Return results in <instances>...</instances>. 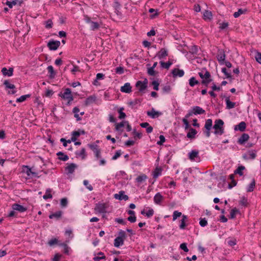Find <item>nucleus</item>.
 I'll return each mask as SVG.
<instances>
[{"label": "nucleus", "mask_w": 261, "mask_h": 261, "mask_svg": "<svg viewBox=\"0 0 261 261\" xmlns=\"http://www.w3.org/2000/svg\"><path fill=\"white\" fill-rule=\"evenodd\" d=\"M224 122L221 119H217L215 121V124L213 128L215 129L214 133L216 135H221L224 133L223 128Z\"/></svg>", "instance_id": "1"}, {"label": "nucleus", "mask_w": 261, "mask_h": 261, "mask_svg": "<svg viewBox=\"0 0 261 261\" xmlns=\"http://www.w3.org/2000/svg\"><path fill=\"white\" fill-rule=\"evenodd\" d=\"M126 237V234L125 231L123 230H121L119 232V236L117 237L114 240V246L116 247H119L120 246H121L124 243V240Z\"/></svg>", "instance_id": "2"}, {"label": "nucleus", "mask_w": 261, "mask_h": 261, "mask_svg": "<svg viewBox=\"0 0 261 261\" xmlns=\"http://www.w3.org/2000/svg\"><path fill=\"white\" fill-rule=\"evenodd\" d=\"M59 95L64 99L67 100L68 102L72 101L73 99L71 91L69 88L65 89L64 93H60Z\"/></svg>", "instance_id": "3"}, {"label": "nucleus", "mask_w": 261, "mask_h": 261, "mask_svg": "<svg viewBox=\"0 0 261 261\" xmlns=\"http://www.w3.org/2000/svg\"><path fill=\"white\" fill-rule=\"evenodd\" d=\"M60 45V42L59 41H50L47 43V47L50 50H56L59 47Z\"/></svg>", "instance_id": "4"}, {"label": "nucleus", "mask_w": 261, "mask_h": 261, "mask_svg": "<svg viewBox=\"0 0 261 261\" xmlns=\"http://www.w3.org/2000/svg\"><path fill=\"white\" fill-rule=\"evenodd\" d=\"M256 154L255 150H249L243 155L245 160H253L256 158Z\"/></svg>", "instance_id": "5"}, {"label": "nucleus", "mask_w": 261, "mask_h": 261, "mask_svg": "<svg viewBox=\"0 0 261 261\" xmlns=\"http://www.w3.org/2000/svg\"><path fill=\"white\" fill-rule=\"evenodd\" d=\"M108 204L105 203H99L95 207L96 212H106Z\"/></svg>", "instance_id": "6"}, {"label": "nucleus", "mask_w": 261, "mask_h": 261, "mask_svg": "<svg viewBox=\"0 0 261 261\" xmlns=\"http://www.w3.org/2000/svg\"><path fill=\"white\" fill-rule=\"evenodd\" d=\"M114 198L116 199L120 200H124L125 201L128 200V197L127 195L125 194V192L123 191H120L118 193L114 195Z\"/></svg>", "instance_id": "7"}, {"label": "nucleus", "mask_w": 261, "mask_h": 261, "mask_svg": "<svg viewBox=\"0 0 261 261\" xmlns=\"http://www.w3.org/2000/svg\"><path fill=\"white\" fill-rule=\"evenodd\" d=\"M89 147L95 153L96 158L98 159L100 158V151L96 144H89Z\"/></svg>", "instance_id": "8"}, {"label": "nucleus", "mask_w": 261, "mask_h": 261, "mask_svg": "<svg viewBox=\"0 0 261 261\" xmlns=\"http://www.w3.org/2000/svg\"><path fill=\"white\" fill-rule=\"evenodd\" d=\"M225 57L226 56L223 50H221L219 51L217 56V59L220 64H223L224 63Z\"/></svg>", "instance_id": "9"}, {"label": "nucleus", "mask_w": 261, "mask_h": 261, "mask_svg": "<svg viewBox=\"0 0 261 261\" xmlns=\"http://www.w3.org/2000/svg\"><path fill=\"white\" fill-rule=\"evenodd\" d=\"M162 114V113L161 112L159 111H155L153 108L151 109V111L147 112V115L152 118H158Z\"/></svg>", "instance_id": "10"}, {"label": "nucleus", "mask_w": 261, "mask_h": 261, "mask_svg": "<svg viewBox=\"0 0 261 261\" xmlns=\"http://www.w3.org/2000/svg\"><path fill=\"white\" fill-rule=\"evenodd\" d=\"M120 91L126 93H129L132 92V86L129 83H125L120 88Z\"/></svg>", "instance_id": "11"}, {"label": "nucleus", "mask_w": 261, "mask_h": 261, "mask_svg": "<svg viewBox=\"0 0 261 261\" xmlns=\"http://www.w3.org/2000/svg\"><path fill=\"white\" fill-rule=\"evenodd\" d=\"M184 71L183 70L179 69L178 68H174L172 71V73L173 77H182L184 75Z\"/></svg>", "instance_id": "12"}, {"label": "nucleus", "mask_w": 261, "mask_h": 261, "mask_svg": "<svg viewBox=\"0 0 261 261\" xmlns=\"http://www.w3.org/2000/svg\"><path fill=\"white\" fill-rule=\"evenodd\" d=\"M136 87L139 89V91H143L147 87V83L139 81L136 83Z\"/></svg>", "instance_id": "13"}, {"label": "nucleus", "mask_w": 261, "mask_h": 261, "mask_svg": "<svg viewBox=\"0 0 261 261\" xmlns=\"http://www.w3.org/2000/svg\"><path fill=\"white\" fill-rule=\"evenodd\" d=\"M12 207L13 211H17L21 212H23L27 210L26 207L16 203L13 204Z\"/></svg>", "instance_id": "14"}, {"label": "nucleus", "mask_w": 261, "mask_h": 261, "mask_svg": "<svg viewBox=\"0 0 261 261\" xmlns=\"http://www.w3.org/2000/svg\"><path fill=\"white\" fill-rule=\"evenodd\" d=\"M96 96L94 95L89 96L86 98L85 101V104L86 106L90 105L94 102H95L96 100Z\"/></svg>", "instance_id": "15"}, {"label": "nucleus", "mask_w": 261, "mask_h": 261, "mask_svg": "<svg viewBox=\"0 0 261 261\" xmlns=\"http://www.w3.org/2000/svg\"><path fill=\"white\" fill-rule=\"evenodd\" d=\"M249 138V136L247 134H243L239 139L238 142L240 144H244Z\"/></svg>", "instance_id": "16"}, {"label": "nucleus", "mask_w": 261, "mask_h": 261, "mask_svg": "<svg viewBox=\"0 0 261 261\" xmlns=\"http://www.w3.org/2000/svg\"><path fill=\"white\" fill-rule=\"evenodd\" d=\"M2 72L4 75L11 76L13 75V68H10L9 70H8L7 68L4 67L2 69Z\"/></svg>", "instance_id": "17"}, {"label": "nucleus", "mask_w": 261, "mask_h": 261, "mask_svg": "<svg viewBox=\"0 0 261 261\" xmlns=\"http://www.w3.org/2000/svg\"><path fill=\"white\" fill-rule=\"evenodd\" d=\"M225 101L226 104V109H232L236 106V102H231L230 100L229 97H225Z\"/></svg>", "instance_id": "18"}, {"label": "nucleus", "mask_w": 261, "mask_h": 261, "mask_svg": "<svg viewBox=\"0 0 261 261\" xmlns=\"http://www.w3.org/2000/svg\"><path fill=\"white\" fill-rule=\"evenodd\" d=\"M76 168L77 165L75 164L71 163L66 167V170L67 171L68 173L72 174Z\"/></svg>", "instance_id": "19"}, {"label": "nucleus", "mask_w": 261, "mask_h": 261, "mask_svg": "<svg viewBox=\"0 0 261 261\" xmlns=\"http://www.w3.org/2000/svg\"><path fill=\"white\" fill-rule=\"evenodd\" d=\"M158 57L161 59L168 56V52L165 48H162L156 54Z\"/></svg>", "instance_id": "20"}, {"label": "nucleus", "mask_w": 261, "mask_h": 261, "mask_svg": "<svg viewBox=\"0 0 261 261\" xmlns=\"http://www.w3.org/2000/svg\"><path fill=\"white\" fill-rule=\"evenodd\" d=\"M199 151L196 150H193L189 153V158L190 160L193 161L195 158H198Z\"/></svg>", "instance_id": "21"}, {"label": "nucleus", "mask_w": 261, "mask_h": 261, "mask_svg": "<svg viewBox=\"0 0 261 261\" xmlns=\"http://www.w3.org/2000/svg\"><path fill=\"white\" fill-rule=\"evenodd\" d=\"M90 24L91 30L92 31H95L99 29L101 24V22H94L93 21Z\"/></svg>", "instance_id": "22"}, {"label": "nucleus", "mask_w": 261, "mask_h": 261, "mask_svg": "<svg viewBox=\"0 0 261 261\" xmlns=\"http://www.w3.org/2000/svg\"><path fill=\"white\" fill-rule=\"evenodd\" d=\"M23 1L22 0H13L12 2L8 1L6 3V5L9 6V8H12L13 6L18 4L19 5H21Z\"/></svg>", "instance_id": "23"}, {"label": "nucleus", "mask_w": 261, "mask_h": 261, "mask_svg": "<svg viewBox=\"0 0 261 261\" xmlns=\"http://www.w3.org/2000/svg\"><path fill=\"white\" fill-rule=\"evenodd\" d=\"M246 127V123L244 121L240 122L238 125H236L234 127L236 130H239L241 132L245 130Z\"/></svg>", "instance_id": "24"}, {"label": "nucleus", "mask_w": 261, "mask_h": 261, "mask_svg": "<svg viewBox=\"0 0 261 261\" xmlns=\"http://www.w3.org/2000/svg\"><path fill=\"white\" fill-rule=\"evenodd\" d=\"M193 113L194 114H202L205 113V111L201 108L198 106H196L193 108Z\"/></svg>", "instance_id": "25"}, {"label": "nucleus", "mask_w": 261, "mask_h": 261, "mask_svg": "<svg viewBox=\"0 0 261 261\" xmlns=\"http://www.w3.org/2000/svg\"><path fill=\"white\" fill-rule=\"evenodd\" d=\"M154 201L156 204H159L163 199V197L160 193L156 194L154 197Z\"/></svg>", "instance_id": "26"}, {"label": "nucleus", "mask_w": 261, "mask_h": 261, "mask_svg": "<svg viewBox=\"0 0 261 261\" xmlns=\"http://www.w3.org/2000/svg\"><path fill=\"white\" fill-rule=\"evenodd\" d=\"M197 134L196 129L191 128L189 132L187 134V137L190 139H193L195 138V135Z\"/></svg>", "instance_id": "27"}, {"label": "nucleus", "mask_w": 261, "mask_h": 261, "mask_svg": "<svg viewBox=\"0 0 261 261\" xmlns=\"http://www.w3.org/2000/svg\"><path fill=\"white\" fill-rule=\"evenodd\" d=\"M57 155L59 156V159L61 161H66L69 159L68 155L64 154L62 152H58Z\"/></svg>", "instance_id": "28"}, {"label": "nucleus", "mask_w": 261, "mask_h": 261, "mask_svg": "<svg viewBox=\"0 0 261 261\" xmlns=\"http://www.w3.org/2000/svg\"><path fill=\"white\" fill-rule=\"evenodd\" d=\"M47 70L48 72L50 73L49 77L50 79H54L55 77L56 73L54 71V68L52 66L50 65L48 66Z\"/></svg>", "instance_id": "29"}, {"label": "nucleus", "mask_w": 261, "mask_h": 261, "mask_svg": "<svg viewBox=\"0 0 261 261\" xmlns=\"http://www.w3.org/2000/svg\"><path fill=\"white\" fill-rule=\"evenodd\" d=\"M4 85L5 86L6 89H14L15 88V85L10 83L8 80H5Z\"/></svg>", "instance_id": "30"}, {"label": "nucleus", "mask_w": 261, "mask_h": 261, "mask_svg": "<svg viewBox=\"0 0 261 261\" xmlns=\"http://www.w3.org/2000/svg\"><path fill=\"white\" fill-rule=\"evenodd\" d=\"M147 177L145 174H142L138 176L136 178V181L139 183H141L143 181H145L147 179Z\"/></svg>", "instance_id": "31"}, {"label": "nucleus", "mask_w": 261, "mask_h": 261, "mask_svg": "<svg viewBox=\"0 0 261 261\" xmlns=\"http://www.w3.org/2000/svg\"><path fill=\"white\" fill-rule=\"evenodd\" d=\"M160 64H161L162 67L168 69L169 68L170 66L172 64V63L170 61H168V62H164L163 61H161Z\"/></svg>", "instance_id": "32"}, {"label": "nucleus", "mask_w": 261, "mask_h": 261, "mask_svg": "<svg viewBox=\"0 0 261 261\" xmlns=\"http://www.w3.org/2000/svg\"><path fill=\"white\" fill-rule=\"evenodd\" d=\"M212 126V120L211 119H208L206 120L204 127L206 129H211Z\"/></svg>", "instance_id": "33"}, {"label": "nucleus", "mask_w": 261, "mask_h": 261, "mask_svg": "<svg viewBox=\"0 0 261 261\" xmlns=\"http://www.w3.org/2000/svg\"><path fill=\"white\" fill-rule=\"evenodd\" d=\"M199 75L200 77L203 80L209 79L211 76L210 72L207 71H206L204 74H203L202 72H199Z\"/></svg>", "instance_id": "34"}, {"label": "nucleus", "mask_w": 261, "mask_h": 261, "mask_svg": "<svg viewBox=\"0 0 261 261\" xmlns=\"http://www.w3.org/2000/svg\"><path fill=\"white\" fill-rule=\"evenodd\" d=\"M23 172H25L27 175L29 176H31L32 172L33 171L32 169L29 168V167L28 166H23Z\"/></svg>", "instance_id": "35"}, {"label": "nucleus", "mask_w": 261, "mask_h": 261, "mask_svg": "<svg viewBox=\"0 0 261 261\" xmlns=\"http://www.w3.org/2000/svg\"><path fill=\"white\" fill-rule=\"evenodd\" d=\"M246 11V10H245V9L243 10L242 9H239V10L237 12H236L234 13L233 16L235 18H237L239 16H240V15L245 13Z\"/></svg>", "instance_id": "36"}, {"label": "nucleus", "mask_w": 261, "mask_h": 261, "mask_svg": "<svg viewBox=\"0 0 261 261\" xmlns=\"http://www.w3.org/2000/svg\"><path fill=\"white\" fill-rule=\"evenodd\" d=\"M30 97V95H29V94L21 96L19 98H18L16 99V102H23V101H25L27 98H29Z\"/></svg>", "instance_id": "37"}, {"label": "nucleus", "mask_w": 261, "mask_h": 261, "mask_svg": "<svg viewBox=\"0 0 261 261\" xmlns=\"http://www.w3.org/2000/svg\"><path fill=\"white\" fill-rule=\"evenodd\" d=\"M61 217V213H52L49 216L50 219H56L58 220Z\"/></svg>", "instance_id": "38"}, {"label": "nucleus", "mask_w": 261, "mask_h": 261, "mask_svg": "<svg viewBox=\"0 0 261 261\" xmlns=\"http://www.w3.org/2000/svg\"><path fill=\"white\" fill-rule=\"evenodd\" d=\"M198 84V81L196 80V79L194 77H192L189 80V85L191 87L194 86L195 85H197Z\"/></svg>", "instance_id": "39"}, {"label": "nucleus", "mask_w": 261, "mask_h": 261, "mask_svg": "<svg viewBox=\"0 0 261 261\" xmlns=\"http://www.w3.org/2000/svg\"><path fill=\"white\" fill-rule=\"evenodd\" d=\"M161 174V169L159 168H156L153 173V178H157Z\"/></svg>", "instance_id": "40"}, {"label": "nucleus", "mask_w": 261, "mask_h": 261, "mask_svg": "<svg viewBox=\"0 0 261 261\" xmlns=\"http://www.w3.org/2000/svg\"><path fill=\"white\" fill-rule=\"evenodd\" d=\"M141 102V99H136L133 101H130L128 102V105L130 106L133 107L137 104H139Z\"/></svg>", "instance_id": "41"}, {"label": "nucleus", "mask_w": 261, "mask_h": 261, "mask_svg": "<svg viewBox=\"0 0 261 261\" xmlns=\"http://www.w3.org/2000/svg\"><path fill=\"white\" fill-rule=\"evenodd\" d=\"M182 217L179 227L180 229H184L186 226L185 220L187 219V217L185 215H183Z\"/></svg>", "instance_id": "42"}, {"label": "nucleus", "mask_w": 261, "mask_h": 261, "mask_svg": "<svg viewBox=\"0 0 261 261\" xmlns=\"http://www.w3.org/2000/svg\"><path fill=\"white\" fill-rule=\"evenodd\" d=\"M212 17V14L211 12L209 11H205L203 13V18L204 19H210Z\"/></svg>", "instance_id": "43"}, {"label": "nucleus", "mask_w": 261, "mask_h": 261, "mask_svg": "<svg viewBox=\"0 0 261 261\" xmlns=\"http://www.w3.org/2000/svg\"><path fill=\"white\" fill-rule=\"evenodd\" d=\"M51 191L50 189H47L45 192V194L43 195V198L44 199H47L48 198H51L52 195L50 194Z\"/></svg>", "instance_id": "44"}, {"label": "nucleus", "mask_w": 261, "mask_h": 261, "mask_svg": "<svg viewBox=\"0 0 261 261\" xmlns=\"http://www.w3.org/2000/svg\"><path fill=\"white\" fill-rule=\"evenodd\" d=\"M98 255H101V256H98L94 257L93 258L94 261H99L101 259L106 258V256L103 255V253L102 252H99L98 253Z\"/></svg>", "instance_id": "45"}, {"label": "nucleus", "mask_w": 261, "mask_h": 261, "mask_svg": "<svg viewBox=\"0 0 261 261\" xmlns=\"http://www.w3.org/2000/svg\"><path fill=\"white\" fill-rule=\"evenodd\" d=\"M255 185V181L253 179L252 181V182L250 183V184L249 186L248 189L247 190V192H251L253 191Z\"/></svg>", "instance_id": "46"}, {"label": "nucleus", "mask_w": 261, "mask_h": 261, "mask_svg": "<svg viewBox=\"0 0 261 261\" xmlns=\"http://www.w3.org/2000/svg\"><path fill=\"white\" fill-rule=\"evenodd\" d=\"M245 169V167L243 166H239L237 169L234 171V173L239 174L240 175H242L243 173L242 171Z\"/></svg>", "instance_id": "47"}, {"label": "nucleus", "mask_w": 261, "mask_h": 261, "mask_svg": "<svg viewBox=\"0 0 261 261\" xmlns=\"http://www.w3.org/2000/svg\"><path fill=\"white\" fill-rule=\"evenodd\" d=\"M123 108H120L118 110V113H119V118L120 119H124L126 117L125 114L123 112Z\"/></svg>", "instance_id": "48"}, {"label": "nucleus", "mask_w": 261, "mask_h": 261, "mask_svg": "<svg viewBox=\"0 0 261 261\" xmlns=\"http://www.w3.org/2000/svg\"><path fill=\"white\" fill-rule=\"evenodd\" d=\"M199 224L201 227H205V226H206L207 224V221L206 219L205 218H200V221H199Z\"/></svg>", "instance_id": "49"}, {"label": "nucleus", "mask_w": 261, "mask_h": 261, "mask_svg": "<svg viewBox=\"0 0 261 261\" xmlns=\"http://www.w3.org/2000/svg\"><path fill=\"white\" fill-rule=\"evenodd\" d=\"M254 58L256 61L259 64H261V53L259 52H256Z\"/></svg>", "instance_id": "50"}, {"label": "nucleus", "mask_w": 261, "mask_h": 261, "mask_svg": "<svg viewBox=\"0 0 261 261\" xmlns=\"http://www.w3.org/2000/svg\"><path fill=\"white\" fill-rule=\"evenodd\" d=\"M45 28L47 29H50L53 27V23L51 19H48L47 21L45 22Z\"/></svg>", "instance_id": "51"}, {"label": "nucleus", "mask_w": 261, "mask_h": 261, "mask_svg": "<svg viewBox=\"0 0 261 261\" xmlns=\"http://www.w3.org/2000/svg\"><path fill=\"white\" fill-rule=\"evenodd\" d=\"M240 205L243 206H246L247 205V199L244 197H242L240 201Z\"/></svg>", "instance_id": "52"}, {"label": "nucleus", "mask_w": 261, "mask_h": 261, "mask_svg": "<svg viewBox=\"0 0 261 261\" xmlns=\"http://www.w3.org/2000/svg\"><path fill=\"white\" fill-rule=\"evenodd\" d=\"M77 155L81 156L82 159H84L86 157V150L84 148H83L80 153H76Z\"/></svg>", "instance_id": "53"}, {"label": "nucleus", "mask_w": 261, "mask_h": 261, "mask_svg": "<svg viewBox=\"0 0 261 261\" xmlns=\"http://www.w3.org/2000/svg\"><path fill=\"white\" fill-rule=\"evenodd\" d=\"M132 214L129 217H128L127 220L130 222H135L136 220V217L134 215L135 213H129Z\"/></svg>", "instance_id": "54"}, {"label": "nucleus", "mask_w": 261, "mask_h": 261, "mask_svg": "<svg viewBox=\"0 0 261 261\" xmlns=\"http://www.w3.org/2000/svg\"><path fill=\"white\" fill-rule=\"evenodd\" d=\"M67 203L68 201L67 198H64L61 199L60 204L62 207H66L67 205Z\"/></svg>", "instance_id": "55"}, {"label": "nucleus", "mask_w": 261, "mask_h": 261, "mask_svg": "<svg viewBox=\"0 0 261 261\" xmlns=\"http://www.w3.org/2000/svg\"><path fill=\"white\" fill-rule=\"evenodd\" d=\"M124 123H126L125 122H121L119 123H116V127H115L116 130H119L120 128L124 127Z\"/></svg>", "instance_id": "56"}, {"label": "nucleus", "mask_w": 261, "mask_h": 261, "mask_svg": "<svg viewBox=\"0 0 261 261\" xmlns=\"http://www.w3.org/2000/svg\"><path fill=\"white\" fill-rule=\"evenodd\" d=\"M84 185L86 186L87 188L89 189L90 191H92L93 190V187L91 185L89 184V182L87 180H84Z\"/></svg>", "instance_id": "57"}, {"label": "nucleus", "mask_w": 261, "mask_h": 261, "mask_svg": "<svg viewBox=\"0 0 261 261\" xmlns=\"http://www.w3.org/2000/svg\"><path fill=\"white\" fill-rule=\"evenodd\" d=\"M116 72L117 74H122L124 72V69L122 67L119 66L116 68Z\"/></svg>", "instance_id": "58"}, {"label": "nucleus", "mask_w": 261, "mask_h": 261, "mask_svg": "<svg viewBox=\"0 0 261 261\" xmlns=\"http://www.w3.org/2000/svg\"><path fill=\"white\" fill-rule=\"evenodd\" d=\"M152 85L153 86L154 90H156V91H158L159 90V83L157 81H153L152 82Z\"/></svg>", "instance_id": "59"}, {"label": "nucleus", "mask_w": 261, "mask_h": 261, "mask_svg": "<svg viewBox=\"0 0 261 261\" xmlns=\"http://www.w3.org/2000/svg\"><path fill=\"white\" fill-rule=\"evenodd\" d=\"M160 141L157 142L158 145H162L164 142H165V138L163 135L160 136Z\"/></svg>", "instance_id": "60"}, {"label": "nucleus", "mask_w": 261, "mask_h": 261, "mask_svg": "<svg viewBox=\"0 0 261 261\" xmlns=\"http://www.w3.org/2000/svg\"><path fill=\"white\" fill-rule=\"evenodd\" d=\"M182 122L185 125V129H188L189 128L190 125L188 119H187L186 118H183Z\"/></svg>", "instance_id": "61"}, {"label": "nucleus", "mask_w": 261, "mask_h": 261, "mask_svg": "<svg viewBox=\"0 0 261 261\" xmlns=\"http://www.w3.org/2000/svg\"><path fill=\"white\" fill-rule=\"evenodd\" d=\"M180 248L185 252H188L189 249L187 248V244L186 243H182L180 245Z\"/></svg>", "instance_id": "62"}, {"label": "nucleus", "mask_w": 261, "mask_h": 261, "mask_svg": "<svg viewBox=\"0 0 261 261\" xmlns=\"http://www.w3.org/2000/svg\"><path fill=\"white\" fill-rule=\"evenodd\" d=\"M121 154V150H118L116 152L115 155L112 157V160H115Z\"/></svg>", "instance_id": "63"}, {"label": "nucleus", "mask_w": 261, "mask_h": 261, "mask_svg": "<svg viewBox=\"0 0 261 261\" xmlns=\"http://www.w3.org/2000/svg\"><path fill=\"white\" fill-rule=\"evenodd\" d=\"M220 25V29H221V30H224L228 27V23L227 22H223Z\"/></svg>", "instance_id": "64"}]
</instances>
